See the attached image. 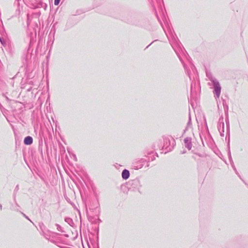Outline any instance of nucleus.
<instances>
[{
    "label": "nucleus",
    "instance_id": "24",
    "mask_svg": "<svg viewBox=\"0 0 248 248\" xmlns=\"http://www.w3.org/2000/svg\"><path fill=\"white\" fill-rule=\"evenodd\" d=\"M31 88H30V89H29L28 90V91H31Z\"/></svg>",
    "mask_w": 248,
    "mask_h": 248
},
{
    "label": "nucleus",
    "instance_id": "2",
    "mask_svg": "<svg viewBox=\"0 0 248 248\" xmlns=\"http://www.w3.org/2000/svg\"><path fill=\"white\" fill-rule=\"evenodd\" d=\"M184 67L190 80L198 78L197 70L193 63H184Z\"/></svg>",
    "mask_w": 248,
    "mask_h": 248
},
{
    "label": "nucleus",
    "instance_id": "17",
    "mask_svg": "<svg viewBox=\"0 0 248 248\" xmlns=\"http://www.w3.org/2000/svg\"><path fill=\"white\" fill-rule=\"evenodd\" d=\"M61 0H54V4L55 5H58L59 3H60Z\"/></svg>",
    "mask_w": 248,
    "mask_h": 248
},
{
    "label": "nucleus",
    "instance_id": "3",
    "mask_svg": "<svg viewBox=\"0 0 248 248\" xmlns=\"http://www.w3.org/2000/svg\"><path fill=\"white\" fill-rule=\"evenodd\" d=\"M174 143L175 141L173 139L170 140L169 138H165L164 139V145L162 148L166 150V152H170L173 149Z\"/></svg>",
    "mask_w": 248,
    "mask_h": 248
},
{
    "label": "nucleus",
    "instance_id": "22",
    "mask_svg": "<svg viewBox=\"0 0 248 248\" xmlns=\"http://www.w3.org/2000/svg\"><path fill=\"white\" fill-rule=\"evenodd\" d=\"M6 99L7 100L9 101V99L8 98V97H7V96L5 97Z\"/></svg>",
    "mask_w": 248,
    "mask_h": 248
},
{
    "label": "nucleus",
    "instance_id": "12",
    "mask_svg": "<svg viewBox=\"0 0 248 248\" xmlns=\"http://www.w3.org/2000/svg\"><path fill=\"white\" fill-rule=\"evenodd\" d=\"M65 221L70 225H71V224L73 223L72 219L69 217H66L65 218Z\"/></svg>",
    "mask_w": 248,
    "mask_h": 248
},
{
    "label": "nucleus",
    "instance_id": "23",
    "mask_svg": "<svg viewBox=\"0 0 248 248\" xmlns=\"http://www.w3.org/2000/svg\"><path fill=\"white\" fill-rule=\"evenodd\" d=\"M47 232H49L52 233H54L53 232H50V231H48V230L47 231Z\"/></svg>",
    "mask_w": 248,
    "mask_h": 248
},
{
    "label": "nucleus",
    "instance_id": "16",
    "mask_svg": "<svg viewBox=\"0 0 248 248\" xmlns=\"http://www.w3.org/2000/svg\"><path fill=\"white\" fill-rule=\"evenodd\" d=\"M228 157H229V161L230 162H232V156H231V152L230 151H229V153H228Z\"/></svg>",
    "mask_w": 248,
    "mask_h": 248
},
{
    "label": "nucleus",
    "instance_id": "14",
    "mask_svg": "<svg viewBox=\"0 0 248 248\" xmlns=\"http://www.w3.org/2000/svg\"><path fill=\"white\" fill-rule=\"evenodd\" d=\"M56 226H57V229L58 231L61 232H64V231L62 230V227L59 225V224H56Z\"/></svg>",
    "mask_w": 248,
    "mask_h": 248
},
{
    "label": "nucleus",
    "instance_id": "10",
    "mask_svg": "<svg viewBox=\"0 0 248 248\" xmlns=\"http://www.w3.org/2000/svg\"><path fill=\"white\" fill-rule=\"evenodd\" d=\"M33 142V139L31 137V136H27L25 138L24 140V143L25 145H31L32 143Z\"/></svg>",
    "mask_w": 248,
    "mask_h": 248
},
{
    "label": "nucleus",
    "instance_id": "15",
    "mask_svg": "<svg viewBox=\"0 0 248 248\" xmlns=\"http://www.w3.org/2000/svg\"><path fill=\"white\" fill-rule=\"evenodd\" d=\"M231 165H232V167L233 169L235 171L236 173L237 174H238V172H237V171L236 170V169L234 165V163L233 161H232V162H230Z\"/></svg>",
    "mask_w": 248,
    "mask_h": 248
},
{
    "label": "nucleus",
    "instance_id": "6",
    "mask_svg": "<svg viewBox=\"0 0 248 248\" xmlns=\"http://www.w3.org/2000/svg\"><path fill=\"white\" fill-rule=\"evenodd\" d=\"M147 159L145 158H140L134 163L133 167L136 170H139L142 168L144 165L147 163Z\"/></svg>",
    "mask_w": 248,
    "mask_h": 248
},
{
    "label": "nucleus",
    "instance_id": "20",
    "mask_svg": "<svg viewBox=\"0 0 248 248\" xmlns=\"http://www.w3.org/2000/svg\"><path fill=\"white\" fill-rule=\"evenodd\" d=\"M2 205L0 204V210H2Z\"/></svg>",
    "mask_w": 248,
    "mask_h": 248
},
{
    "label": "nucleus",
    "instance_id": "21",
    "mask_svg": "<svg viewBox=\"0 0 248 248\" xmlns=\"http://www.w3.org/2000/svg\"><path fill=\"white\" fill-rule=\"evenodd\" d=\"M185 153H186V151H184L182 152H181L182 154H185Z\"/></svg>",
    "mask_w": 248,
    "mask_h": 248
},
{
    "label": "nucleus",
    "instance_id": "18",
    "mask_svg": "<svg viewBox=\"0 0 248 248\" xmlns=\"http://www.w3.org/2000/svg\"><path fill=\"white\" fill-rule=\"evenodd\" d=\"M191 124V118H190V116H189V121L187 123V126H189Z\"/></svg>",
    "mask_w": 248,
    "mask_h": 248
},
{
    "label": "nucleus",
    "instance_id": "7",
    "mask_svg": "<svg viewBox=\"0 0 248 248\" xmlns=\"http://www.w3.org/2000/svg\"><path fill=\"white\" fill-rule=\"evenodd\" d=\"M192 82L191 84V93H192L197 89L198 90L199 88V81L198 79L195 78V79H192Z\"/></svg>",
    "mask_w": 248,
    "mask_h": 248
},
{
    "label": "nucleus",
    "instance_id": "9",
    "mask_svg": "<svg viewBox=\"0 0 248 248\" xmlns=\"http://www.w3.org/2000/svg\"><path fill=\"white\" fill-rule=\"evenodd\" d=\"M130 176V173L129 170H127L124 169L123 170L122 173V176L123 179L126 180Z\"/></svg>",
    "mask_w": 248,
    "mask_h": 248
},
{
    "label": "nucleus",
    "instance_id": "11",
    "mask_svg": "<svg viewBox=\"0 0 248 248\" xmlns=\"http://www.w3.org/2000/svg\"><path fill=\"white\" fill-rule=\"evenodd\" d=\"M39 227L41 229V230L43 231V233H44L45 237L46 239H48L47 237V235L44 232L45 228V226L44 224L43 223H39Z\"/></svg>",
    "mask_w": 248,
    "mask_h": 248
},
{
    "label": "nucleus",
    "instance_id": "19",
    "mask_svg": "<svg viewBox=\"0 0 248 248\" xmlns=\"http://www.w3.org/2000/svg\"><path fill=\"white\" fill-rule=\"evenodd\" d=\"M22 214L23 215V216L25 217L26 218L28 219V220H30L29 217L27 216H26L25 214H23V213Z\"/></svg>",
    "mask_w": 248,
    "mask_h": 248
},
{
    "label": "nucleus",
    "instance_id": "5",
    "mask_svg": "<svg viewBox=\"0 0 248 248\" xmlns=\"http://www.w3.org/2000/svg\"><path fill=\"white\" fill-rule=\"evenodd\" d=\"M217 129L220 133V135L221 137L224 136V123L223 120V117L221 116L218 120V123L217 124Z\"/></svg>",
    "mask_w": 248,
    "mask_h": 248
},
{
    "label": "nucleus",
    "instance_id": "13",
    "mask_svg": "<svg viewBox=\"0 0 248 248\" xmlns=\"http://www.w3.org/2000/svg\"><path fill=\"white\" fill-rule=\"evenodd\" d=\"M225 122H226V126H227V130H229V118H228V115L227 116V117L226 118Z\"/></svg>",
    "mask_w": 248,
    "mask_h": 248
},
{
    "label": "nucleus",
    "instance_id": "4",
    "mask_svg": "<svg viewBox=\"0 0 248 248\" xmlns=\"http://www.w3.org/2000/svg\"><path fill=\"white\" fill-rule=\"evenodd\" d=\"M145 156L147 158V167H149V162L150 161H153L155 159L156 156H158L157 153H154L153 151L148 152L147 153L146 155H145Z\"/></svg>",
    "mask_w": 248,
    "mask_h": 248
},
{
    "label": "nucleus",
    "instance_id": "1",
    "mask_svg": "<svg viewBox=\"0 0 248 248\" xmlns=\"http://www.w3.org/2000/svg\"><path fill=\"white\" fill-rule=\"evenodd\" d=\"M206 76L208 79L210 81L208 84L209 86H213L214 88L213 93L216 98H219L221 93V86L217 80L213 76L211 72L206 70Z\"/></svg>",
    "mask_w": 248,
    "mask_h": 248
},
{
    "label": "nucleus",
    "instance_id": "8",
    "mask_svg": "<svg viewBox=\"0 0 248 248\" xmlns=\"http://www.w3.org/2000/svg\"><path fill=\"white\" fill-rule=\"evenodd\" d=\"M185 146L188 150H190L192 148L191 138L186 137L184 139Z\"/></svg>",
    "mask_w": 248,
    "mask_h": 248
}]
</instances>
